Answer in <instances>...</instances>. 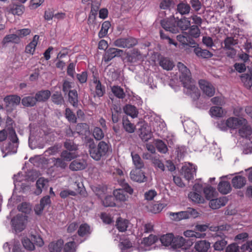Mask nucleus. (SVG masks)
<instances>
[{
	"label": "nucleus",
	"mask_w": 252,
	"mask_h": 252,
	"mask_svg": "<svg viewBox=\"0 0 252 252\" xmlns=\"http://www.w3.org/2000/svg\"><path fill=\"white\" fill-rule=\"evenodd\" d=\"M63 146L68 151L74 152L78 150V146L73 141L70 140H66L64 142Z\"/></svg>",
	"instance_id": "680f3d73"
},
{
	"label": "nucleus",
	"mask_w": 252,
	"mask_h": 252,
	"mask_svg": "<svg viewBox=\"0 0 252 252\" xmlns=\"http://www.w3.org/2000/svg\"><path fill=\"white\" fill-rule=\"evenodd\" d=\"M28 216L17 215L11 220L12 230L18 233L23 231L26 227L28 223Z\"/></svg>",
	"instance_id": "423d86ee"
},
{
	"label": "nucleus",
	"mask_w": 252,
	"mask_h": 252,
	"mask_svg": "<svg viewBox=\"0 0 252 252\" xmlns=\"http://www.w3.org/2000/svg\"><path fill=\"white\" fill-rule=\"evenodd\" d=\"M246 182V178L240 175L235 176L232 178L231 181L233 187L237 189H241L244 187Z\"/></svg>",
	"instance_id": "5701e85b"
},
{
	"label": "nucleus",
	"mask_w": 252,
	"mask_h": 252,
	"mask_svg": "<svg viewBox=\"0 0 252 252\" xmlns=\"http://www.w3.org/2000/svg\"><path fill=\"white\" fill-rule=\"evenodd\" d=\"M129 223L127 220L119 217L117 220L116 226L120 232H125L127 230Z\"/></svg>",
	"instance_id": "72a5a7b5"
},
{
	"label": "nucleus",
	"mask_w": 252,
	"mask_h": 252,
	"mask_svg": "<svg viewBox=\"0 0 252 252\" xmlns=\"http://www.w3.org/2000/svg\"><path fill=\"white\" fill-rule=\"evenodd\" d=\"M17 209L19 211L28 215L30 214L32 211V205L30 203L23 202L18 206Z\"/></svg>",
	"instance_id": "49530a36"
},
{
	"label": "nucleus",
	"mask_w": 252,
	"mask_h": 252,
	"mask_svg": "<svg viewBox=\"0 0 252 252\" xmlns=\"http://www.w3.org/2000/svg\"><path fill=\"white\" fill-rule=\"evenodd\" d=\"M92 190L98 198H101V197L106 194L107 188L103 185H98L94 186L92 188Z\"/></svg>",
	"instance_id": "a19ab883"
},
{
	"label": "nucleus",
	"mask_w": 252,
	"mask_h": 252,
	"mask_svg": "<svg viewBox=\"0 0 252 252\" xmlns=\"http://www.w3.org/2000/svg\"><path fill=\"white\" fill-rule=\"evenodd\" d=\"M174 240V235L172 233H167L161 235L158 238V241L160 242L162 246L171 248L172 241Z\"/></svg>",
	"instance_id": "4be33fe9"
},
{
	"label": "nucleus",
	"mask_w": 252,
	"mask_h": 252,
	"mask_svg": "<svg viewBox=\"0 0 252 252\" xmlns=\"http://www.w3.org/2000/svg\"><path fill=\"white\" fill-rule=\"evenodd\" d=\"M239 129V134L242 137H247L252 134L251 127L246 125V123L241 126Z\"/></svg>",
	"instance_id": "603ef678"
},
{
	"label": "nucleus",
	"mask_w": 252,
	"mask_h": 252,
	"mask_svg": "<svg viewBox=\"0 0 252 252\" xmlns=\"http://www.w3.org/2000/svg\"><path fill=\"white\" fill-rule=\"evenodd\" d=\"M141 58V55L138 49H133L126 54L125 60L127 63L132 64L139 61Z\"/></svg>",
	"instance_id": "ddd939ff"
},
{
	"label": "nucleus",
	"mask_w": 252,
	"mask_h": 252,
	"mask_svg": "<svg viewBox=\"0 0 252 252\" xmlns=\"http://www.w3.org/2000/svg\"><path fill=\"white\" fill-rule=\"evenodd\" d=\"M215 191V189L210 186H208L203 189L206 199L210 200L213 198Z\"/></svg>",
	"instance_id": "69168bd1"
},
{
	"label": "nucleus",
	"mask_w": 252,
	"mask_h": 252,
	"mask_svg": "<svg viewBox=\"0 0 252 252\" xmlns=\"http://www.w3.org/2000/svg\"><path fill=\"white\" fill-rule=\"evenodd\" d=\"M85 143L88 147L90 157L95 161H99L108 153L110 146L104 141H100L96 145L94 139L90 137H85Z\"/></svg>",
	"instance_id": "f257e3e1"
},
{
	"label": "nucleus",
	"mask_w": 252,
	"mask_h": 252,
	"mask_svg": "<svg viewBox=\"0 0 252 252\" xmlns=\"http://www.w3.org/2000/svg\"><path fill=\"white\" fill-rule=\"evenodd\" d=\"M51 96V92L49 90H42L38 92L35 95V99L39 102H45Z\"/></svg>",
	"instance_id": "2f4dec72"
},
{
	"label": "nucleus",
	"mask_w": 252,
	"mask_h": 252,
	"mask_svg": "<svg viewBox=\"0 0 252 252\" xmlns=\"http://www.w3.org/2000/svg\"><path fill=\"white\" fill-rule=\"evenodd\" d=\"M63 158H55L54 161V165L57 168H60L62 169H64L67 167V163Z\"/></svg>",
	"instance_id": "338daca9"
},
{
	"label": "nucleus",
	"mask_w": 252,
	"mask_h": 252,
	"mask_svg": "<svg viewBox=\"0 0 252 252\" xmlns=\"http://www.w3.org/2000/svg\"><path fill=\"white\" fill-rule=\"evenodd\" d=\"M139 137L143 142H147L153 137L151 129L148 125H143L139 129Z\"/></svg>",
	"instance_id": "a211bd4d"
},
{
	"label": "nucleus",
	"mask_w": 252,
	"mask_h": 252,
	"mask_svg": "<svg viewBox=\"0 0 252 252\" xmlns=\"http://www.w3.org/2000/svg\"><path fill=\"white\" fill-rule=\"evenodd\" d=\"M51 99L54 103L57 105H62L64 100L61 92H55L51 96Z\"/></svg>",
	"instance_id": "09e8293b"
},
{
	"label": "nucleus",
	"mask_w": 252,
	"mask_h": 252,
	"mask_svg": "<svg viewBox=\"0 0 252 252\" xmlns=\"http://www.w3.org/2000/svg\"><path fill=\"white\" fill-rule=\"evenodd\" d=\"M138 43V41L137 38L128 36L116 39L113 42V45L121 48L130 49L137 45Z\"/></svg>",
	"instance_id": "0eeeda50"
},
{
	"label": "nucleus",
	"mask_w": 252,
	"mask_h": 252,
	"mask_svg": "<svg viewBox=\"0 0 252 252\" xmlns=\"http://www.w3.org/2000/svg\"><path fill=\"white\" fill-rule=\"evenodd\" d=\"M65 117L70 123H76L77 122V118L75 114L69 108L65 109Z\"/></svg>",
	"instance_id": "052dcab7"
},
{
	"label": "nucleus",
	"mask_w": 252,
	"mask_h": 252,
	"mask_svg": "<svg viewBox=\"0 0 252 252\" xmlns=\"http://www.w3.org/2000/svg\"><path fill=\"white\" fill-rule=\"evenodd\" d=\"M177 40L182 45H188L194 48L193 52L195 55L203 59H208L213 56V54L207 50L202 49L193 39L190 38L186 33L184 35H178L176 37Z\"/></svg>",
	"instance_id": "f03ea898"
},
{
	"label": "nucleus",
	"mask_w": 252,
	"mask_h": 252,
	"mask_svg": "<svg viewBox=\"0 0 252 252\" xmlns=\"http://www.w3.org/2000/svg\"><path fill=\"white\" fill-rule=\"evenodd\" d=\"M220 239L217 240L213 245L214 251L220 252L223 251L227 244V242L225 240V237H223V236L221 235H220Z\"/></svg>",
	"instance_id": "7c9ffc66"
},
{
	"label": "nucleus",
	"mask_w": 252,
	"mask_h": 252,
	"mask_svg": "<svg viewBox=\"0 0 252 252\" xmlns=\"http://www.w3.org/2000/svg\"><path fill=\"white\" fill-rule=\"evenodd\" d=\"M114 196L107 195L102 200V204L105 207H114L116 206Z\"/></svg>",
	"instance_id": "bf43d9fd"
},
{
	"label": "nucleus",
	"mask_w": 252,
	"mask_h": 252,
	"mask_svg": "<svg viewBox=\"0 0 252 252\" xmlns=\"http://www.w3.org/2000/svg\"><path fill=\"white\" fill-rule=\"evenodd\" d=\"M190 10V6L189 4L182 2L177 5V11L182 15L189 14Z\"/></svg>",
	"instance_id": "79ce46f5"
},
{
	"label": "nucleus",
	"mask_w": 252,
	"mask_h": 252,
	"mask_svg": "<svg viewBox=\"0 0 252 252\" xmlns=\"http://www.w3.org/2000/svg\"><path fill=\"white\" fill-rule=\"evenodd\" d=\"M111 91L114 95L119 99H124L126 97V94L123 88L119 86H113L111 87Z\"/></svg>",
	"instance_id": "c03bdc74"
},
{
	"label": "nucleus",
	"mask_w": 252,
	"mask_h": 252,
	"mask_svg": "<svg viewBox=\"0 0 252 252\" xmlns=\"http://www.w3.org/2000/svg\"><path fill=\"white\" fill-rule=\"evenodd\" d=\"M20 39L19 36L16 33V34H10L6 35L3 39L2 43L3 45H5L8 43H13L18 44L20 43Z\"/></svg>",
	"instance_id": "f704fd0d"
},
{
	"label": "nucleus",
	"mask_w": 252,
	"mask_h": 252,
	"mask_svg": "<svg viewBox=\"0 0 252 252\" xmlns=\"http://www.w3.org/2000/svg\"><path fill=\"white\" fill-rule=\"evenodd\" d=\"M154 144L157 150L160 153L166 154L168 151V147L166 143L160 139H155Z\"/></svg>",
	"instance_id": "e433bc0d"
},
{
	"label": "nucleus",
	"mask_w": 252,
	"mask_h": 252,
	"mask_svg": "<svg viewBox=\"0 0 252 252\" xmlns=\"http://www.w3.org/2000/svg\"><path fill=\"white\" fill-rule=\"evenodd\" d=\"M48 183V181L44 178H39L36 183V189L33 191V193L36 195L40 194L42 189L44 188L46 185Z\"/></svg>",
	"instance_id": "c756f323"
},
{
	"label": "nucleus",
	"mask_w": 252,
	"mask_h": 252,
	"mask_svg": "<svg viewBox=\"0 0 252 252\" xmlns=\"http://www.w3.org/2000/svg\"><path fill=\"white\" fill-rule=\"evenodd\" d=\"M192 245V242L190 239H185L182 236H174L171 249L176 252H190L189 248Z\"/></svg>",
	"instance_id": "20e7f679"
},
{
	"label": "nucleus",
	"mask_w": 252,
	"mask_h": 252,
	"mask_svg": "<svg viewBox=\"0 0 252 252\" xmlns=\"http://www.w3.org/2000/svg\"><path fill=\"white\" fill-rule=\"evenodd\" d=\"M28 165L29 166V163H25L23 168V170H24V174L19 173L14 176L15 186H21L23 189H26V187L29 186L32 181V170L30 167L28 168Z\"/></svg>",
	"instance_id": "7ed1b4c3"
},
{
	"label": "nucleus",
	"mask_w": 252,
	"mask_h": 252,
	"mask_svg": "<svg viewBox=\"0 0 252 252\" xmlns=\"http://www.w3.org/2000/svg\"><path fill=\"white\" fill-rule=\"evenodd\" d=\"M209 112L212 117L220 118L222 117L223 114L222 108L218 106L211 107Z\"/></svg>",
	"instance_id": "6e6d98bb"
},
{
	"label": "nucleus",
	"mask_w": 252,
	"mask_h": 252,
	"mask_svg": "<svg viewBox=\"0 0 252 252\" xmlns=\"http://www.w3.org/2000/svg\"><path fill=\"white\" fill-rule=\"evenodd\" d=\"M10 142L5 146L4 148L1 149L3 154H4L2 157H5L7 155L15 154L17 152L18 147V138L15 132L11 134L10 137Z\"/></svg>",
	"instance_id": "6e6552de"
},
{
	"label": "nucleus",
	"mask_w": 252,
	"mask_h": 252,
	"mask_svg": "<svg viewBox=\"0 0 252 252\" xmlns=\"http://www.w3.org/2000/svg\"><path fill=\"white\" fill-rule=\"evenodd\" d=\"M90 226L86 223L81 224L77 231L78 234L80 237H84L91 233Z\"/></svg>",
	"instance_id": "58836bf2"
},
{
	"label": "nucleus",
	"mask_w": 252,
	"mask_h": 252,
	"mask_svg": "<svg viewBox=\"0 0 252 252\" xmlns=\"http://www.w3.org/2000/svg\"><path fill=\"white\" fill-rule=\"evenodd\" d=\"M130 176L132 181L139 183L145 182L147 180L145 173L141 172L140 169H135L132 170L130 173Z\"/></svg>",
	"instance_id": "6ab92c4d"
},
{
	"label": "nucleus",
	"mask_w": 252,
	"mask_h": 252,
	"mask_svg": "<svg viewBox=\"0 0 252 252\" xmlns=\"http://www.w3.org/2000/svg\"><path fill=\"white\" fill-rule=\"evenodd\" d=\"M132 162L135 167V169H141L145 167L144 163L139 155L137 153L132 152L131 153Z\"/></svg>",
	"instance_id": "473e14b6"
},
{
	"label": "nucleus",
	"mask_w": 252,
	"mask_h": 252,
	"mask_svg": "<svg viewBox=\"0 0 252 252\" xmlns=\"http://www.w3.org/2000/svg\"><path fill=\"white\" fill-rule=\"evenodd\" d=\"M246 123L245 119L230 117L227 119V128L235 129Z\"/></svg>",
	"instance_id": "2eb2a0df"
},
{
	"label": "nucleus",
	"mask_w": 252,
	"mask_h": 252,
	"mask_svg": "<svg viewBox=\"0 0 252 252\" xmlns=\"http://www.w3.org/2000/svg\"><path fill=\"white\" fill-rule=\"evenodd\" d=\"M3 101L7 110L11 111L19 104L21 98L17 95H9L5 96Z\"/></svg>",
	"instance_id": "9d476101"
},
{
	"label": "nucleus",
	"mask_w": 252,
	"mask_h": 252,
	"mask_svg": "<svg viewBox=\"0 0 252 252\" xmlns=\"http://www.w3.org/2000/svg\"><path fill=\"white\" fill-rule=\"evenodd\" d=\"M158 242V238L157 236L150 234L148 237L144 238L141 243L145 246H150Z\"/></svg>",
	"instance_id": "de8ad7c7"
},
{
	"label": "nucleus",
	"mask_w": 252,
	"mask_h": 252,
	"mask_svg": "<svg viewBox=\"0 0 252 252\" xmlns=\"http://www.w3.org/2000/svg\"><path fill=\"white\" fill-rule=\"evenodd\" d=\"M76 130L80 135H85L90 132L89 126L87 123H78L76 126Z\"/></svg>",
	"instance_id": "3c124183"
},
{
	"label": "nucleus",
	"mask_w": 252,
	"mask_h": 252,
	"mask_svg": "<svg viewBox=\"0 0 252 252\" xmlns=\"http://www.w3.org/2000/svg\"><path fill=\"white\" fill-rule=\"evenodd\" d=\"M181 72V75L180 78L184 87L188 90V93L191 94V92L196 93L198 92V88L190 77V70L186 67V70L183 69Z\"/></svg>",
	"instance_id": "39448f33"
},
{
	"label": "nucleus",
	"mask_w": 252,
	"mask_h": 252,
	"mask_svg": "<svg viewBox=\"0 0 252 252\" xmlns=\"http://www.w3.org/2000/svg\"><path fill=\"white\" fill-rule=\"evenodd\" d=\"M76 243L74 241L66 243L63 247V252H75Z\"/></svg>",
	"instance_id": "774afa93"
},
{
	"label": "nucleus",
	"mask_w": 252,
	"mask_h": 252,
	"mask_svg": "<svg viewBox=\"0 0 252 252\" xmlns=\"http://www.w3.org/2000/svg\"><path fill=\"white\" fill-rule=\"evenodd\" d=\"M77 154L75 152L63 150L61 154L62 158L66 161H70L77 157Z\"/></svg>",
	"instance_id": "a18cd8bd"
},
{
	"label": "nucleus",
	"mask_w": 252,
	"mask_h": 252,
	"mask_svg": "<svg viewBox=\"0 0 252 252\" xmlns=\"http://www.w3.org/2000/svg\"><path fill=\"white\" fill-rule=\"evenodd\" d=\"M175 215L179 216L180 220L191 218H196L199 216V213L194 209L188 208L186 211L177 212Z\"/></svg>",
	"instance_id": "dca6fc26"
},
{
	"label": "nucleus",
	"mask_w": 252,
	"mask_h": 252,
	"mask_svg": "<svg viewBox=\"0 0 252 252\" xmlns=\"http://www.w3.org/2000/svg\"><path fill=\"white\" fill-rule=\"evenodd\" d=\"M228 201L226 197L223 196L210 200L209 206L212 209H217L226 205Z\"/></svg>",
	"instance_id": "aec40b11"
},
{
	"label": "nucleus",
	"mask_w": 252,
	"mask_h": 252,
	"mask_svg": "<svg viewBox=\"0 0 252 252\" xmlns=\"http://www.w3.org/2000/svg\"><path fill=\"white\" fill-rule=\"evenodd\" d=\"M113 195L115 199L119 201H125L127 200L128 195L125 192L124 189H116L113 191Z\"/></svg>",
	"instance_id": "c9c22d12"
},
{
	"label": "nucleus",
	"mask_w": 252,
	"mask_h": 252,
	"mask_svg": "<svg viewBox=\"0 0 252 252\" xmlns=\"http://www.w3.org/2000/svg\"><path fill=\"white\" fill-rule=\"evenodd\" d=\"M87 165V160L82 157H79L75 158L70 162L69 168L72 171H77L85 169Z\"/></svg>",
	"instance_id": "9b49d317"
},
{
	"label": "nucleus",
	"mask_w": 252,
	"mask_h": 252,
	"mask_svg": "<svg viewBox=\"0 0 252 252\" xmlns=\"http://www.w3.org/2000/svg\"><path fill=\"white\" fill-rule=\"evenodd\" d=\"M91 70L93 73V82L95 85L94 96L102 97L106 92L105 87L101 84L99 80L96 68H93Z\"/></svg>",
	"instance_id": "1a4fd4ad"
},
{
	"label": "nucleus",
	"mask_w": 252,
	"mask_h": 252,
	"mask_svg": "<svg viewBox=\"0 0 252 252\" xmlns=\"http://www.w3.org/2000/svg\"><path fill=\"white\" fill-rule=\"evenodd\" d=\"M242 82L247 89H250L252 86V75L249 74H244L241 76Z\"/></svg>",
	"instance_id": "864d4df0"
},
{
	"label": "nucleus",
	"mask_w": 252,
	"mask_h": 252,
	"mask_svg": "<svg viewBox=\"0 0 252 252\" xmlns=\"http://www.w3.org/2000/svg\"><path fill=\"white\" fill-rule=\"evenodd\" d=\"M111 27V23L109 21H105L102 24L101 29L98 32V36L99 38H102L106 36L108 31Z\"/></svg>",
	"instance_id": "37998d69"
},
{
	"label": "nucleus",
	"mask_w": 252,
	"mask_h": 252,
	"mask_svg": "<svg viewBox=\"0 0 252 252\" xmlns=\"http://www.w3.org/2000/svg\"><path fill=\"white\" fill-rule=\"evenodd\" d=\"M112 120L113 123H118L122 117V110L120 107L116 104L113 105L111 109Z\"/></svg>",
	"instance_id": "bb28decb"
},
{
	"label": "nucleus",
	"mask_w": 252,
	"mask_h": 252,
	"mask_svg": "<svg viewBox=\"0 0 252 252\" xmlns=\"http://www.w3.org/2000/svg\"><path fill=\"white\" fill-rule=\"evenodd\" d=\"M201 192H190L189 194V197L195 203H200L204 202L203 197L200 195Z\"/></svg>",
	"instance_id": "4d7b16f0"
},
{
	"label": "nucleus",
	"mask_w": 252,
	"mask_h": 252,
	"mask_svg": "<svg viewBox=\"0 0 252 252\" xmlns=\"http://www.w3.org/2000/svg\"><path fill=\"white\" fill-rule=\"evenodd\" d=\"M159 65L164 69L170 70L172 69L174 65L173 62L166 58H161L159 62Z\"/></svg>",
	"instance_id": "8fccbe9b"
},
{
	"label": "nucleus",
	"mask_w": 252,
	"mask_h": 252,
	"mask_svg": "<svg viewBox=\"0 0 252 252\" xmlns=\"http://www.w3.org/2000/svg\"><path fill=\"white\" fill-rule=\"evenodd\" d=\"M25 10L24 6L22 5H14L10 9V12L13 15H21Z\"/></svg>",
	"instance_id": "0e129e2a"
},
{
	"label": "nucleus",
	"mask_w": 252,
	"mask_h": 252,
	"mask_svg": "<svg viewBox=\"0 0 252 252\" xmlns=\"http://www.w3.org/2000/svg\"><path fill=\"white\" fill-rule=\"evenodd\" d=\"M230 184L228 181H221L218 186V189L220 192L223 194H226L231 190Z\"/></svg>",
	"instance_id": "c85d7f7f"
},
{
	"label": "nucleus",
	"mask_w": 252,
	"mask_h": 252,
	"mask_svg": "<svg viewBox=\"0 0 252 252\" xmlns=\"http://www.w3.org/2000/svg\"><path fill=\"white\" fill-rule=\"evenodd\" d=\"M63 241L59 239L53 241L49 244L48 249L50 252H61L63 248Z\"/></svg>",
	"instance_id": "b1692460"
},
{
	"label": "nucleus",
	"mask_w": 252,
	"mask_h": 252,
	"mask_svg": "<svg viewBox=\"0 0 252 252\" xmlns=\"http://www.w3.org/2000/svg\"><path fill=\"white\" fill-rule=\"evenodd\" d=\"M122 124L124 129L127 133H132L134 132L135 126L129 121L127 116H125L123 117Z\"/></svg>",
	"instance_id": "cd10ccee"
},
{
	"label": "nucleus",
	"mask_w": 252,
	"mask_h": 252,
	"mask_svg": "<svg viewBox=\"0 0 252 252\" xmlns=\"http://www.w3.org/2000/svg\"><path fill=\"white\" fill-rule=\"evenodd\" d=\"M100 5V4L99 2L95 4H92L91 11L87 20V23L89 25L96 24V18Z\"/></svg>",
	"instance_id": "f3484780"
},
{
	"label": "nucleus",
	"mask_w": 252,
	"mask_h": 252,
	"mask_svg": "<svg viewBox=\"0 0 252 252\" xmlns=\"http://www.w3.org/2000/svg\"><path fill=\"white\" fill-rule=\"evenodd\" d=\"M92 132L93 135L96 140L100 141L104 137V133L102 129L99 127H94Z\"/></svg>",
	"instance_id": "13d9d810"
},
{
	"label": "nucleus",
	"mask_w": 252,
	"mask_h": 252,
	"mask_svg": "<svg viewBox=\"0 0 252 252\" xmlns=\"http://www.w3.org/2000/svg\"><path fill=\"white\" fill-rule=\"evenodd\" d=\"M123 50L115 48H109L105 51L104 55V60L105 62H108L115 57H120L123 54Z\"/></svg>",
	"instance_id": "f8f14e48"
},
{
	"label": "nucleus",
	"mask_w": 252,
	"mask_h": 252,
	"mask_svg": "<svg viewBox=\"0 0 252 252\" xmlns=\"http://www.w3.org/2000/svg\"><path fill=\"white\" fill-rule=\"evenodd\" d=\"M224 44V49L233 48V46L238 44L237 39H235L232 37H226L223 41Z\"/></svg>",
	"instance_id": "5fc2aeb1"
},
{
	"label": "nucleus",
	"mask_w": 252,
	"mask_h": 252,
	"mask_svg": "<svg viewBox=\"0 0 252 252\" xmlns=\"http://www.w3.org/2000/svg\"><path fill=\"white\" fill-rule=\"evenodd\" d=\"M176 19L177 20L175 21L176 22V26L178 30V28H180L182 31H186L189 29L190 26V21L189 18L183 17L180 19L177 17Z\"/></svg>",
	"instance_id": "a878e982"
},
{
	"label": "nucleus",
	"mask_w": 252,
	"mask_h": 252,
	"mask_svg": "<svg viewBox=\"0 0 252 252\" xmlns=\"http://www.w3.org/2000/svg\"><path fill=\"white\" fill-rule=\"evenodd\" d=\"M161 27L165 30V32H169L171 33L178 32L177 27L175 23L171 20H161L160 21Z\"/></svg>",
	"instance_id": "412c9836"
},
{
	"label": "nucleus",
	"mask_w": 252,
	"mask_h": 252,
	"mask_svg": "<svg viewBox=\"0 0 252 252\" xmlns=\"http://www.w3.org/2000/svg\"><path fill=\"white\" fill-rule=\"evenodd\" d=\"M152 162L156 169H159L161 171L165 170V166L162 161L156 157L152 158Z\"/></svg>",
	"instance_id": "e2e57ef3"
},
{
	"label": "nucleus",
	"mask_w": 252,
	"mask_h": 252,
	"mask_svg": "<svg viewBox=\"0 0 252 252\" xmlns=\"http://www.w3.org/2000/svg\"><path fill=\"white\" fill-rule=\"evenodd\" d=\"M124 110L125 113L131 116L132 118H134L138 116V111L136 107L133 105L127 104L126 105L124 108Z\"/></svg>",
	"instance_id": "ea45409f"
},
{
	"label": "nucleus",
	"mask_w": 252,
	"mask_h": 252,
	"mask_svg": "<svg viewBox=\"0 0 252 252\" xmlns=\"http://www.w3.org/2000/svg\"><path fill=\"white\" fill-rule=\"evenodd\" d=\"M199 27H198V26H190V27L189 28V33H187V32H183V34L182 35H184L185 33H186L192 39H193L192 37L196 38L198 37L200 34V31Z\"/></svg>",
	"instance_id": "4c0bfd02"
},
{
	"label": "nucleus",
	"mask_w": 252,
	"mask_h": 252,
	"mask_svg": "<svg viewBox=\"0 0 252 252\" xmlns=\"http://www.w3.org/2000/svg\"><path fill=\"white\" fill-rule=\"evenodd\" d=\"M200 89L208 97L213 96L215 93V88L210 83L203 80L199 81Z\"/></svg>",
	"instance_id": "4468645a"
},
{
	"label": "nucleus",
	"mask_w": 252,
	"mask_h": 252,
	"mask_svg": "<svg viewBox=\"0 0 252 252\" xmlns=\"http://www.w3.org/2000/svg\"><path fill=\"white\" fill-rule=\"evenodd\" d=\"M67 94L68 101L74 107L77 108L78 106V94L75 89L69 91Z\"/></svg>",
	"instance_id": "393cba45"
}]
</instances>
